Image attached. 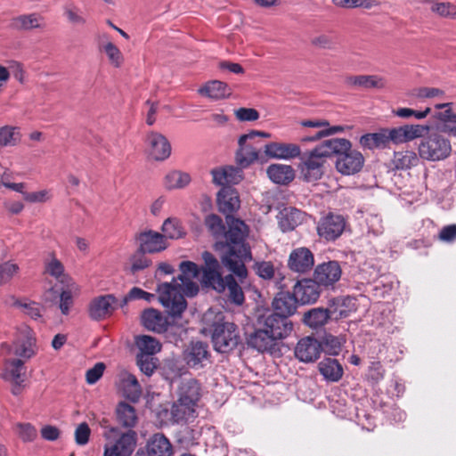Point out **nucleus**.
<instances>
[{
  "mask_svg": "<svg viewBox=\"0 0 456 456\" xmlns=\"http://www.w3.org/2000/svg\"><path fill=\"white\" fill-rule=\"evenodd\" d=\"M227 230H224L223 240L215 243V249L220 252V259L224 267L233 273L240 282L248 276L246 263L252 260L251 248L246 241L249 228L239 218H227Z\"/></svg>",
  "mask_w": 456,
  "mask_h": 456,
  "instance_id": "obj_1",
  "label": "nucleus"
},
{
  "mask_svg": "<svg viewBox=\"0 0 456 456\" xmlns=\"http://www.w3.org/2000/svg\"><path fill=\"white\" fill-rule=\"evenodd\" d=\"M204 265L201 266L203 267ZM179 269L181 273L172 282H164L158 286L159 300L171 316L176 317L187 308L184 295L194 297L199 292V286L193 281L202 272V268L191 262L183 261Z\"/></svg>",
  "mask_w": 456,
  "mask_h": 456,
  "instance_id": "obj_2",
  "label": "nucleus"
},
{
  "mask_svg": "<svg viewBox=\"0 0 456 456\" xmlns=\"http://www.w3.org/2000/svg\"><path fill=\"white\" fill-rule=\"evenodd\" d=\"M201 256L204 262L201 283L217 293H223L227 289L228 300L235 305H242L245 296L242 288L235 279L236 275L232 273L223 277L220 263L212 253L204 251Z\"/></svg>",
  "mask_w": 456,
  "mask_h": 456,
  "instance_id": "obj_3",
  "label": "nucleus"
},
{
  "mask_svg": "<svg viewBox=\"0 0 456 456\" xmlns=\"http://www.w3.org/2000/svg\"><path fill=\"white\" fill-rule=\"evenodd\" d=\"M348 145L347 139L332 138L323 141L312 151L300 154L298 168L303 179L305 182H315L321 179L327 159L334 156V152L346 150Z\"/></svg>",
  "mask_w": 456,
  "mask_h": 456,
  "instance_id": "obj_4",
  "label": "nucleus"
},
{
  "mask_svg": "<svg viewBox=\"0 0 456 456\" xmlns=\"http://www.w3.org/2000/svg\"><path fill=\"white\" fill-rule=\"evenodd\" d=\"M209 331L213 347L218 353H230L239 345L240 337L238 326L225 321L221 314L210 324Z\"/></svg>",
  "mask_w": 456,
  "mask_h": 456,
  "instance_id": "obj_5",
  "label": "nucleus"
},
{
  "mask_svg": "<svg viewBox=\"0 0 456 456\" xmlns=\"http://www.w3.org/2000/svg\"><path fill=\"white\" fill-rule=\"evenodd\" d=\"M419 144V157L428 161H440L447 159L452 152L450 140L440 130L425 131Z\"/></svg>",
  "mask_w": 456,
  "mask_h": 456,
  "instance_id": "obj_6",
  "label": "nucleus"
},
{
  "mask_svg": "<svg viewBox=\"0 0 456 456\" xmlns=\"http://www.w3.org/2000/svg\"><path fill=\"white\" fill-rule=\"evenodd\" d=\"M257 137L270 138L271 134L252 130L248 134H241L238 140L239 148L235 153L236 163L240 167H248L258 160L261 147L256 142Z\"/></svg>",
  "mask_w": 456,
  "mask_h": 456,
  "instance_id": "obj_7",
  "label": "nucleus"
},
{
  "mask_svg": "<svg viewBox=\"0 0 456 456\" xmlns=\"http://www.w3.org/2000/svg\"><path fill=\"white\" fill-rule=\"evenodd\" d=\"M171 320L165 317L159 311L149 308L142 312L141 320L142 325L149 330L156 333H164L172 330L175 327L179 330L180 334L185 332L186 329L183 323H178V320L181 318L182 314L179 316L174 317L167 311Z\"/></svg>",
  "mask_w": 456,
  "mask_h": 456,
  "instance_id": "obj_8",
  "label": "nucleus"
},
{
  "mask_svg": "<svg viewBox=\"0 0 456 456\" xmlns=\"http://www.w3.org/2000/svg\"><path fill=\"white\" fill-rule=\"evenodd\" d=\"M37 351L38 347L34 330L27 325L20 326L10 347V354L26 362L34 357Z\"/></svg>",
  "mask_w": 456,
  "mask_h": 456,
  "instance_id": "obj_9",
  "label": "nucleus"
},
{
  "mask_svg": "<svg viewBox=\"0 0 456 456\" xmlns=\"http://www.w3.org/2000/svg\"><path fill=\"white\" fill-rule=\"evenodd\" d=\"M346 225L347 220L343 215L329 212L319 219L316 231L321 239L330 242L335 241L343 234Z\"/></svg>",
  "mask_w": 456,
  "mask_h": 456,
  "instance_id": "obj_10",
  "label": "nucleus"
},
{
  "mask_svg": "<svg viewBox=\"0 0 456 456\" xmlns=\"http://www.w3.org/2000/svg\"><path fill=\"white\" fill-rule=\"evenodd\" d=\"M182 356L185 364L193 370L203 369L211 362L209 346L201 340L190 341L184 347Z\"/></svg>",
  "mask_w": 456,
  "mask_h": 456,
  "instance_id": "obj_11",
  "label": "nucleus"
},
{
  "mask_svg": "<svg viewBox=\"0 0 456 456\" xmlns=\"http://www.w3.org/2000/svg\"><path fill=\"white\" fill-rule=\"evenodd\" d=\"M258 323L263 325L277 342L290 336L294 330V324L290 319L275 314L262 316Z\"/></svg>",
  "mask_w": 456,
  "mask_h": 456,
  "instance_id": "obj_12",
  "label": "nucleus"
},
{
  "mask_svg": "<svg viewBox=\"0 0 456 456\" xmlns=\"http://www.w3.org/2000/svg\"><path fill=\"white\" fill-rule=\"evenodd\" d=\"M348 147L346 150L334 152V156L338 157L336 167L338 172L343 175H353L359 172L364 162L363 156L357 151L351 150V142L348 140Z\"/></svg>",
  "mask_w": 456,
  "mask_h": 456,
  "instance_id": "obj_13",
  "label": "nucleus"
},
{
  "mask_svg": "<svg viewBox=\"0 0 456 456\" xmlns=\"http://www.w3.org/2000/svg\"><path fill=\"white\" fill-rule=\"evenodd\" d=\"M314 265V255L309 248L297 247L293 248L288 257L287 266L289 271L298 274H305Z\"/></svg>",
  "mask_w": 456,
  "mask_h": 456,
  "instance_id": "obj_14",
  "label": "nucleus"
},
{
  "mask_svg": "<svg viewBox=\"0 0 456 456\" xmlns=\"http://www.w3.org/2000/svg\"><path fill=\"white\" fill-rule=\"evenodd\" d=\"M117 303V298L111 294L94 297L88 306L89 317L94 321L106 319L113 314Z\"/></svg>",
  "mask_w": 456,
  "mask_h": 456,
  "instance_id": "obj_15",
  "label": "nucleus"
},
{
  "mask_svg": "<svg viewBox=\"0 0 456 456\" xmlns=\"http://www.w3.org/2000/svg\"><path fill=\"white\" fill-rule=\"evenodd\" d=\"M293 294L299 304H313L320 297V285L314 279L304 278L297 281L293 286Z\"/></svg>",
  "mask_w": 456,
  "mask_h": 456,
  "instance_id": "obj_16",
  "label": "nucleus"
},
{
  "mask_svg": "<svg viewBox=\"0 0 456 456\" xmlns=\"http://www.w3.org/2000/svg\"><path fill=\"white\" fill-rule=\"evenodd\" d=\"M428 126L422 125H405L392 129H385L387 143L392 142L395 144L407 142L423 135Z\"/></svg>",
  "mask_w": 456,
  "mask_h": 456,
  "instance_id": "obj_17",
  "label": "nucleus"
},
{
  "mask_svg": "<svg viewBox=\"0 0 456 456\" xmlns=\"http://www.w3.org/2000/svg\"><path fill=\"white\" fill-rule=\"evenodd\" d=\"M136 433L129 430L122 434L114 444H106L103 456H131L136 446Z\"/></svg>",
  "mask_w": 456,
  "mask_h": 456,
  "instance_id": "obj_18",
  "label": "nucleus"
},
{
  "mask_svg": "<svg viewBox=\"0 0 456 456\" xmlns=\"http://www.w3.org/2000/svg\"><path fill=\"white\" fill-rule=\"evenodd\" d=\"M342 274L340 265L338 261H328L318 265L314 273V279L321 286H332L339 281Z\"/></svg>",
  "mask_w": 456,
  "mask_h": 456,
  "instance_id": "obj_19",
  "label": "nucleus"
},
{
  "mask_svg": "<svg viewBox=\"0 0 456 456\" xmlns=\"http://www.w3.org/2000/svg\"><path fill=\"white\" fill-rule=\"evenodd\" d=\"M219 210L225 215L226 219L235 218L232 214L239 210L240 200L239 192L232 186H224L217 193Z\"/></svg>",
  "mask_w": 456,
  "mask_h": 456,
  "instance_id": "obj_20",
  "label": "nucleus"
},
{
  "mask_svg": "<svg viewBox=\"0 0 456 456\" xmlns=\"http://www.w3.org/2000/svg\"><path fill=\"white\" fill-rule=\"evenodd\" d=\"M322 346L319 340L313 337L301 338L295 348L296 357L303 362H313L320 357Z\"/></svg>",
  "mask_w": 456,
  "mask_h": 456,
  "instance_id": "obj_21",
  "label": "nucleus"
},
{
  "mask_svg": "<svg viewBox=\"0 0 456 456\" xmlns=\"http://www.w3.org/2000/svg\"><path fill=\"white\" fill-rule=\"evenodd\" d=\"M150 156L158 161L167 159L171 154V145L161 134L151 132L146 139Z\"/></svg>",
  "mask_w": 456,
  "mask_h": 456,
  "instance_id": "obj_22",
  "label": "nucleus"
},
{
  "mask_svg": "<svg viewBox=\"0 0 456 456\" xmlns=\"http://www.w3.org/2000/svg\"><path fill=\"white\" fill-rule=\"evenodd\" d=\"M248 346L256 349L258 352L273 353L276 350L278 342L274 339L270 333L265 330L263 325L256 329L247 338Z\"/></svg>",
  "mask_w": 456,
  "mask_h": 456,
  "instance_id": "obj_23",
  "label": "nucleus"
},
{
  "mask_svg": "<svg viewBox=\"0 0 456 456\" xmlns=\"http://www.w3.org/2000/svg\"><path fill=\"white\" fill-rule=\"evenodd\" d=\"M142 253H158L167 248V240L163 234L151 230L141 232L137 236Z\"/></svg>",
  "mask_w": 456,
  "mask_h": 456,
  "instance_id": "obj_24",
  "label": "nucleus"
},
{
  "mask_svg": "<svg viewBox=\"0 0 456 456\" xmlns=\"http://www.w3.org/2000/svg\"><path fill=\"white\" fill-rule=\"evenodd\" d=\"M264 152L270 159H290L299 157L301 150L296 143L273 142L264 145Z\"/></svg>",
  "mask_w": 456,
  "mask_h": 456,
  "instance_id": "obj_25",
  "label": "nucleus"
},
{
  "mask_svg": "<svg viewBox=\"0 0 456 456\" xmlns=\"http://www.w3.org/2000/svg\"><path fill=\"white\" fill-rule=\"evenodd\" d=\"M334 314L336 319L347 316L345 310H340L339 313L336 314V311L317 307L305 312L302 320L305 325L316 329L323 326Z\"/></svg>",
  "mask_w": 456,
  "mask_h": 456,
  "instance_id": "obj_26",
  "label": "nucleus"
},
{
  "mask_svg": "<svg viewBox=\"0 0 456 456\" xmlns=\"http://www.w3.org/2000/svg\"><path fill=\"white\" fill-rule=\"evenodd\" d=\"M297 304L299 303L296 299L293 292L281 291L273 300V314H279L280 316H286V318L289 319V317L296 313Z\"/></svg>",
  "mask_w": 456,
  "mask_h": 456,
  "instance_id": "obj_27",
  "label": "nucleus"
},
{
  "mask_svg": "<svg viewBox=\"0 0 456 456\" xmlns=\"http://www.w3.org/2000/svg\"><path fill=\"white\" fill-rule=\"evenodd\" d=\"M277 219L279 227L283 232H291L303 223L305 213L296 208L288 207L279 212Z\"/></svg>",
  "mask_w": 456,
  "mask_h": 456,
  "instance_id": "obj_28",
  "label": "nucleus"
},
{
  "mask_svg": "<svg viewBox=\"0 0 456 456\" xmlns=\"http://www.w3.org/2000/svg\"><path fill=\"white\" fill-rule=\"evenodd\" d=\"M345 84L351 88H384L386 80L377 75H357L345 77Z\"/></svg>",
  "mask_w": 456,
  "mask_h": 456,
  "instance_id": "obj_29",
  "label": "nucleus"
},
{
  "mask_svg": "<svg viewBox=\"0 0 456 456\" xmlns=\"http://www.w3.org/2000/svg\"><path fill=\"white\" fill-rule=\"evenodd\" d=\"M148 456H172L173 446L170 441L160 433L154 434L147 442Z\"/></svg>",
  "mask_w": 456,
  "mask_h": 456,
  "instance_id": "obj_30",
  "label": "nucleus"
},
{
  "mask_svg": "<svg viewBox=\"0 0 456 456\" xmlns=\"http://www.w3.org/2000/svg\"><path fill=\"white\" fill-rule=\"evenodd\" d=\"M318 370L323 379L329 382H338L344 375V369L337 359L324 358L318 363Z\"/></svg>",
  "mask_w": 456,
  "mask_h": 456,
  "instance_id": "obj_31",
  "label": "nucleus"
},
{
  "mask_svg": "<svg viewBox=\"0 0 456 456\" xmlns=\"http://www.w3.org/2000/svg\"><path fill=\"white\" fill-rule=\"evenodd\" d=\"M199 94L214 100H221L229 97L232 94V90L226 83L213 80L207 82L200 87Z\"/></svg>",
  "mask_w": 456,
  "mask_h": 456,
  "instance_id": "obj_32",
  "label": "nucleus"
},
{
  "mask_svg": "<svg viewBox=\"0 0 456 456\" xmlns=\"http://www.w3.org/2000/svg\"><path fill=\"white\" fill-rule=\"evenodd\" d=\"M25 361L19 358H7L4 362L2 378L5 380H17L24 379L26 375Z\"/></svg>",
  "mask_w": 456,
  "mask_h": 456,
  "instance_id": "obj_33",
  "label": "nucleus"
},
{
  "mask_svg": "<svg viewBox=\"0 0 456 456\" xmlns=\"http://www.w3.org/2000/svg\"><path fill=\"white\" fill-rule=\"evenodd\" d=\"M268 177L275 183L288 184L294 177L295 173L291 166L283 164H272L266 170Z\"/></svg>",
  "mask_w": 456,
  "mask_h": 456,
  "instance_id": "obj_34",
  "label": "nucleus"
},
{
  "mask_svg": "<svg viewBox=\"0 0 456 456\" xmlns=\"http://www.w3.org/2000/svg\"><path fill=\"white\" fill-rule=\"evenodd\" d=\"M201 397V387L198 380L191 379L183 381L179 387V397L183 402H189L195 405Z\"/></svg>",
  "mask_w": 456,
  "mask_h": 456,
  "instance_id": "obj_35",
  "label": "nucleus"
},
{
  "mask_svg": "<svg viewBox=\"0 0 456 456\" xmlns=\"http://www.w3.org/2000/svg\"><path fill=\"white\" fill-rule=\"evenodd\" d=\"M419 155L413 151H395L392 159L393 166L397 170H407L417 167L419 163Z\"/></svg>",
  "mask_w": 456,
  "mask_h": 456,
  "instance_id": "obj_36",
  "label": "nucleus"
},
{
  "mask_svg": "<svg viewBox=\"0 0 456 456\" xmlns=\"http://www.w3.org/2000/svg\"><path fill=\"white\" fill-rule=\"evenodd\" d=\"M197 405L189 402H183L178 398L171 408V415L175 421H187L196 417Z\"/></svg>",
  "mask_w": 456,
  "mask_h": 456,
  "instance_id": "obj_37",
  "label": "nucleus"
},
{
  "mask_svg": "<svg viewBox=\"0 0 456 456\" xmlns=\"http://www.w3.org/2000/svg\"><path fill=\"white\" fill-rule=\"evenodd\" d=\"M13 306L20 309L21 313L31 319L37 321L42 318L44 306L37 302L28 298H14Z\"/></svg>",
  "mask_w": 456,
  "mask_h": 456,
  "instance_id": "obj_38",
  "label": "nucleus"
},
{
  "mask_svg": "<svg viewBox=\"0 0 456 456\" xmlns=\"http://www.w3.org/2000/svg\"><path fill=\"white\" fill-rule=\"evenodd\" d=\"M122 385L125 396L133 403H136L142 395V387L136 377L131 373H126L122 378Z\"/></svg>",
  "mask_w": 456,
  "mask_h": 456,
  "instance_id": "obj_39",
  "label": "nucleus"
},
{
  "mask_svg": "<svg viewBox=\"0 0 456 456\" xmlns=\"http://www.w3.org/2000/svg\"><path fill=\"white\" fill-rule=\"evenodd\" d=\"M44 18L37 13L23 14L12 20V26L20 30H30L43 27Z\"/></svg>",
  "mask_w": 456,
  "mask_h": 456,
  "instance_id": "obj_40",
  "label": "nucleus"
},
{
  "mask_svg": "<svg viewBox=\"0 0 456 456\" xmlns=\"http://www.w3.org/2000/svg\"><path fill=\"white\" fill-rule=\"evenodd\" d=\"M117 418L118 422L126 428H133L137 421L135 409L126 403H119L117 410Z\"/></svg>",
  "mask_w": 456,
  "mask_h": 456,
  "instance_id": "obj_41",
  "label": "nucleus"
},
{
  "mask_svg": "<svg viewBox=\"0 0 456 456\" xmlns=\"http://www.w3.org/2000/svg\"><path fill=\"white\" fill-rule=\"evenodd\" d=\"M161 230L164 237L177 240L185 236L186 232L182 222L176 217H168L162 224Z\"/></svg>",
  "mask_w": 456,
  "mask_h": 456,
  "instance_id": "obj_42",
  "label": "nucleus"
},
{
  "mask_svg": "<svg viewBox=\"0 0 456 456\" xmlns=\"http://www.w3.org/2000/svg\"><path fill=\"white\" fill-rule=\"evenodd\" d=\"M191 182L189 174L174 170L166 175L164 185L168 190L182 189L187 186Z\"/></svg>",
  "mask_w": 456,
  "mask_h": 456,
  "instance_id": "obj_43",
  "label": "nucleus"
},
{
  "mask_svg": "<svg viewBox=\"0 0 456 456\" xmlns=\"http://www.w3.org/2000/svg\"><path fill=\"white\" fill-rule=\"evenodd\" d=\"M135 343L140 350L139 354L154 355L161 349V344L159 341L149 335L137 337Z\"/></svg>",
  "mask_w": 456,
  "mask_h": 456,
  "instance_id": "obj_44",
  "label": "nucleus"
},
{
  "mask_svg": "<svg viewBox=\"0 0 456 456\" xmlns=\"http://www.w3.org/2000/svg\"><path fill=\"white\" fill-rule=\"evenodd\" d=\"M65 288L61 289L60 295L59 307L62 314L67 315L69 313L70 307L73 305V293H77L78 289L73 282L64 284Z\"/></svg>",
  "mask_w": 456,
  "mask_h": 456,
  "instance_id": "obj_45",
  "label": "nucleus"
},
{
  "mask_svg": "<svg viewBox=\"0 0 456 456\" xmlns=\"http://www.w3.org/2000/svg\"><path fill=\"white\" fill-rule=\"evenodd\" d=\"M361 144L368 149L385 148L387 145L385 129L379 133L366 134L360 139Z\"/></svg>",
  "mask_w": 456,
  "mask_h": 456,
  "instance_id": "obj_46",
  "label": "nucleus"
},
{
  "mask_svg": "<svg viewBox=\"0 0 456 456\" xmlns=\"http://www.w3.org/2000/svg\"><path fill=\"white\" fill-rule=\"evenodd\" d=\"M20 129L16 126H5L0 128V146H15L20 141Z\"/></svg>",
  "mask_w": 456,
  "mask_h": 456,
  "instance_id": "obj_47",
  "label": "nucleus"
},
{
  "mask_svg": "<svg viewBox=\"0 0 456 456\" xmlns=\"http://www.w3.org/2000/svg\"><path fill=\"white\" fill-rule=\"evenodd\" d=\"M45 272L54 277L61 283L66 284L71 281V279L64 273L63 265L55 257L45 265Z\"/></svg>",
  "mask_w": 456,
  "mask_h": 456,
  "instance_id": "obj_48",
  "label": "nucleus"
},
{
  "mask_svg": "<svg viewBox=\"0 0 456 456\" xmlns=\"http://www.w3.org/2000/svg\"><path fill=\"white\" fill-rule=\"evenodd\" d=\"M430 10L444 19L456 20V4L451 2H433Z\"/></svg>",
  "mask_w": 456,
  "mask_h": 456,
  "instance_id": "obj_49",
  "label": "nucleus"
},
{
  "mask_svg": "<svg viewBox=\"0 0 456 456\" xmlns=\"http://www.w3.org/2000/svg\"><path fill=\"white\" fill-rule=\"evenodd\" d=\"M343 343V338L331 334H326L321 342L322 351L330 355H338L341 352Z\"/></svg>",
  "mask_w": 456,
  "mask_h": 456,
  "instance_id": "obj_50",
  "label": "nucleus"
},
{
  "mask_svg": "<svg viewBox=\"0 0 456 456\" xmlns=\"http://www.w3.org/2000/svg\"><path fill=\"white\" fill-rule=\"evenodd\" d=\"M101 51H103L109 61L115 68H119L124 62V57L121 51L112 43L107 42L99 46Z\"/></svg>",
  "mask_w": 456,
  "mask_h": 456,
  "instance_id": "obj_51",
  "label": "nucleus"
},
{
  "mask_svg": "<svg viewBox=\"0 0 456 456\" xmlns=\"http://www.w3.org/2000/svg\"><path fill=\"white\" fill-rule=\"evenodd\" d=\"M64 15L74 25H84L86 19L82 15L81 10L73 3H68L63 6Z\"/></svg>",
  "mask_w": 456,
  "mask_h": 456,
  "instance_id": "obj_52",
  "label": "nucleus"
},
{
  "mask_svg": "<svg viewBox=\"0 0 456 456\" xmlns=\"http://www.w3.org/2000/svg\"><path fill=\"white\" fill-rule=\"evenodd\" d=\"M205 225L213 236L218 238L222 236L225 227L223 220L216 215H208L205 219Z\"/></svg>",
  "mask_w": 456,
  "mask_h": 456,
  "instance_id": "obj_53",
  "label": "nucleus"
},
{
  "mask_svg": "<svg viewBox=\"0 0 456 456\" xmlns=\"http://www.w3.org/2000/svg\"><path fill=\"white\" fill-rule=\"evenodd\" d=\"M19 266L12 262H4L0 265V286L8 283L19 272Z\"/></svg>",
  "mask_w": 456,
  "mask_h": 456,
  "instance_id": "obj_54",
  "label": "nucleus"
},
{
  "mask_svg": "<svg viewBox=\"0 0 456 456\" xmlns=\"http://www.w3.org/2000/svg\"><path fill=\"white\" fill-rule=\"evenodd\" d=\"M151 265V260L145 256V253H142L140 249L131 257V272L136 273L144 270Z\"/></svg>",
  "mask_w": 456,
  "mask_h": 456,
  "instance_id": "obj_55",
  "label": "nucleus"
},
{
  "mask_svg": "<svg viewBox=\"0 0 456 456\" xmlns=\"http://www.w3.org/2000/svg\"><path fill=\"white\" fill-rule=\"evenodd\" d=\"M18 435L24 443L34 441L37 436L36 428L30 423L17 424Z\"/></svg>",
  "mask_w": 456,
  "mask_h": 456,
  "instance_id": "obj_56",
  "label": "nucleus"
},
{
  "mask_svg": "<svg viewBox=\"0 0 456 456\" xmlns=\"http://www.w3.org/2000/svg\"><path fill=\"white\" fill-rule=\"evenodd\" d=\"M137 365L141 371L146 376H151L156 369V363L154 362L153 355L138 354L137 355Z\"/></svg>",
  "mask_w": 456,
  "mask_h": 456,
  "instance_id": "obj_57",
  "label": "nucleus"
},
{
  "mask_svg": "<svg viewBox=\"0 0 456 456\" xmlns=\"http://www.w3.org/2000/svg\"><path fill=\"white\" fill-rule=\"evenodd\" d=\"M153 297V294L149 293L138 287H134L130 289L128 294L123 298L121 306L125 305L129 300L143 299L145 301L150 302Z\"/></svg>",
  "mask_w": 456,
  "mask_h": 456,
  "instance_id": "obj_58",
  "label": "nucleus"
},
{
  "mask_svg": "<svg viewBox=\"0 0 456 456\" xmlns=\"http://www.w3.org/2000/svg\"><path fill=\"white\" fill-rule=\"evenodd\" d=\"M255 268L256 274L265 280H271L274 276L275 269L272 262L263 261L256 263Z\"/></svg>",
  "mask_w": 456,
  "mask_h": 456,
  "instance_id": "obj_59",
  "label": "nucleus"
},
{
  "mask_svg": "<svg viewBox=\"0 0 456 456\" xmlns=\"http://www.w3.org/2000/svg\"><path fill=\"white\" fill-rule=\"evenodd\" d=\"M105 368L106 366L103 362L95 363L94 366L87 370L86 373V382L90 385L96 383L103 375Z\"/></svg>",
  "mask_w": 456,
  "mask_h": 456,
  "instance_id": "obj_60",
  "label": "nucleus"
},
{
  "mask_svg": "<svg viewBox=\"0 0 456 456\" xmlns=\"http://www.w3.org/2000/svg\"><path fill=\"white\" fill-rule=\"evenodd\" d=\"M91 430L86 422L80 423L75 430V441L78 445H85L88 443Z\"/></svg>",
  "mask_w": 456,
  "mask_h": 456,
  "instance_id": "obj_61",
  "label": "nucleus"
},
{
  "mask_svg": "<svg viewBox=\"0 0 456 456\" xmlns=\"http://www.w3.org/2000/svg\"><path fill=\"white\" fill-rule=\"evenodd\" d=\"M234 114L240 121H256L259 118V112L253 108H240Z\"/></svg>",
  "mask_w": 456,
  "mask_h": 456,
  "instance_id": "obj_62",
  "label": "nucleus"
},
{
  "mask_svg": "<svg viewBox=\"0 0 456 456\" xmlns=\"http://www.w3.org/2000/svg\"><path fill=\"white\" fill-rule=\"evenodd\" d=\"M242 167H235L232 166L224 167L226 175L227 184H238L242 180Z\"/></svg>",
  "mask_w": 456,
  "mask_h": 456,
  "instance_id": "obj_63",
  "label": "nucleus"
},
{
  "mask_svg": "<svg viewBox=\"0 0 456 456\" xmlns=\"http://www.w3.org/2000/svg\"><path fill=\"white\" fill-rule=\"evenodd\" d=\"M438 239L441 241L452 243L456 240V224H449L446 226H444L439 234Z\"/></svg>",
  "mask_w": 456,
  "mask_h": 456,
  "instance_id": "obj_64",
  "label": "nucleus"
}]
</instances>
